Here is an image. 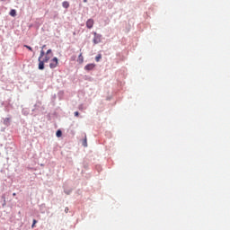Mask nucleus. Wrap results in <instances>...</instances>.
<instances>
[{"mask_svg": "<svg viewBox=\"0 0 230 230\" xmlns=\"http://www.w3.org/2000/svg\"><path fill=\"white\" fill-rule=\"evenodd\" d=\"M58 66V58H53V59L50 60L49 62V67L50 69H56Z\"/></svg>", "mask_w": 230, "mask_h": 230, "instance_id": "1", "label": "nucleus"}, {"mask_svg": "<svg viewBox=\"0 0 230 230\" xmlns=\"http://www.w3.org/2000/svg\"><path fill=\"white\" fill-rule=\"evenodd\" d=\"M101 41H102L101 34H97V32H94L93 43L99 44V42H101Z\"/></svg>", "mask_w": 230, "mask_h": 230, "instance_id": "2", "label": "nucleus"}, {"mask_svg": "<svg viewBox=\"0 0 230 230\" xmlns=\"http://www.w3.org/2000/svg\"><path fill=\"white\" fill-rule=\"evenodd\" d=\"M93 24H94V20H93L92 18L87 20V22H86L87 28H89V29L93 28Z\"/></svg>", "mask_w": 230, "mask_h": 230, "instance_id": "3", "label": "nucleus"}, {"mask_svg": "<svg viewBox=\"0 0 230 230\" xmlns=\"http://www.w3.org/2000/svg\"><path fill=\"white\" fill-rule=\"evenodd\" d=\"M44 59L43 60H41V58L40 57H39V69L40 70H43L44 69Z\"/></svg>", "mask_w": 230, "mask_h": 230, "instance_id": "4", "label": "nucleus"}, {"mask_svg": "<svg viewBox=\"0 0 230 230\" xmlns=\"http://www.w3.org/2000/svg\"><path fill=\"white\" fill-rule=\"evenodd\" d=\"M95 68V64H87L85 66H84V70H93Z\"/></svg>", "mask_w": 230, "mask_h": 230, "instance_id": "5", "label": "nucleus"}, {"mask_svg": "<svg viewBox=\"0 0 230 230\" xmlns=\"http://www.w3.org/2000/svg\"><path fill=\"white\" fill-rule=\"evenodd\" d=\"M84 60V58L83 54H79L78 59H77V61L79 62V64H83Z\"/></svg>", "mask_w": 230, "mask_h": 230, "instance_id": "6", "label": "nucleus"}, {"mask_svg": "<svg viewBox=\"0 0 230 230\" xmlns=\"http://www.w3.org/2000/svg\"><path fill=\"white\" fill-rule=\"evenodd\" d=\"M83 146H84V147H87V146H88L86 136H84V140H83Z\"/></svg>", "mask_w": 230, "mask_h": 230, "instance_id": "7", "label": "nucleus"}, {"mask_svg": "<svg viewBox=\"0 0 230 230\" xmlns=\"http://www.w3.org/2000/svg\"><path fill=\"white\" fill-rule=\"evenodd\" d=\"M62 5L64 6V8H68V6H70V4L69 2L65 1L63 2Z\"/></svg>", "mask_w": 230, "mask_h": 230, "instance_id": "8", "label": "nucleus"}, {"mask_svg": "<svg viewBox=\"0 0 230 230\" xmlns=\"http://www.w3.org/2000/svg\"><path fill=\"white\" fill-rule=\"evenodd\" d=\"M62 137V130L61 129H58L57 130V137Z\"/></svg>", "mask_w": 230, "mask_h": 230, "instance_id": "9", "label": "nucleus"}, {"mask_svg": "<svg viewBox=\"0 0 230 230\" xmlns=\"http://www.w3.org/2000/svg\"><path fill=\"white\" fill-rule=\"evenodd\" d=\"M16 13H17V12H16V10H14V9H13V10L10 11V15H11V16H15Z\"/></svg>", "mask_w": 230, "mask_h": 230, "instance_id": "10", "label": "nucleus"}, {"mask_svg": "<svg viewBox=\"0 0 230 230\" xmlns=\"http://www.w3.org/2000/svg\"><path fill=\"white\" fill-rule=\"evenodd\" d=\"M47 54L49 56L50 59H51V58H52V56H53V54H52V49H48V50H47Z\"/></svg>", "mask_w": 230, "mask_h": 230, "instance_id": "11", "label": "nucleus"}, {"mask_svg": "<svg viewBox=\"0 0 230 230\" xmlns=\"http://www.w3.org/2000/svg\"><path fill=\"white\" fill-rule=\"evenodd\" d=\"M49 60H50V56L47 54V56H45V58H44V62H49Z\"/></svg>", "mask_w": 230, "mask_h": 230, "instance_id": "12", "label": "nucleus"}, {"mask_svg": "<svg viewBox=\"0 0 230 230\" xmlns=\"http://www.w3.org/2000/svg\"><path fill=\"white\" fill-rule=\"evenodd\" d=\"M101 59H102V54H98V56H96L95 58L96 62H99V60Z\"/></svg>", "mask_w": 230, "mask_h": 230, "instance_id": "13", "label": "nucleus"}, {"mask_svg": "<svg viewBox=\"0 0 230 230\" xmlns=\"http://www.w3.org/2000/svg\"><path fill=\"white\" fill-rule=\"evenodd\" d=\"M44 54H45V52H44V50H43V48H42V49H41V51H40V58L42 59V58L44 57Z\"/></svg>", "mask_w": 230, "mask_h": 230, "instance_id": "14", "label": "nucleus"}, {"mask_svg": "<svg viewBox=\"0 0 230 230\" xmlns=\"http://www.w3.org/2000/svg\"><path fill=\"white\" fill-rule=\"evenodd\" d=\"M24 47L27 48L29 51H33L32 48L31 46H28L27 44H25Z\"/></svg>", "mask_w": 230, "mask_h": 230, "instance_id": "15", "label": "nucleus"}, {"mask_svg": "<svg viewBox=\"0 0 230 230\" xmlns=\"http://www.w3.org/2000/svg\"><path fill=\"white\" fill-rule=\"evenodd\" d=\"M36 224H37V220H36V218H34L33 219V224H32L31 227L34 228Z\"/></svg>", "mask_w": 230, "mask_h": 230, "instance_id": "16", "label": "nucleus"}, {"mask_svg": "<svg viewBox=\"0 0 230 230\" xmlns=\"http://www.w3.org/2000/svg\"><path fill=\"white\" fill-rule=\"evenodd\" d=\"M65 212L67 214V212H69V208H66Z\"/></svg>", "mask_w": 230, "mask_h": 230, "instance_id": "17", "label": "nucleus"}, {"mask_svg": "<svg viewBox=\"0 0 230 230\" xmlns=\"http://www.w3.org/2000/svg\"><path fill=\"white\" fill-rule=\"evenodd\" d=\"M75 116H79V112H78V111H75Z\"/></svg>", "mask_w": 230, "mask_h": 230, "instance_id": "18", "label": "nucleus"}, {"mask_svg": "<svg viewBox=\"0 0 230 230\" xmlns=\"http://www.w3.org/2000/svg\"><path fill=\"white\" fill-rule=\"evenodd\" d=\"M5 204H6V201L4 200V204H3V206L4 207V206H5Z\"/></svg>", "mask_w": 230, "mask_h": 230, "instance_id": "19", "label": "nucleus"}, {"mask_svg": "<svg viewBox=\"0 0 230 230\" xmlns=\"http://www.w3.org/2000/svg\"><path fill=\"white\" fill-rule=\"evenodd\" d=\"M42 48H43V50H44V48H46V45H43Z\"/></svg>", "mask_w": 230, "mask_h": 230, "instance_id": "20", "label": "nucleus"}, {"mask_svg": "<svg viewBox=\"0 0 230 230\" xmlns=\"http://www.w3.org/2000/svg\"><path fill=\"white\" fill-rule=\"evenodd\" d=\"M13 196H16V193L15 192H13Z\"/></svg>", "mask_w": 230, "mask_h": 230, "instance_id": "21", "label": "nucleus"}, {"mask_svg": "<svg viewBox=\"0 0 230 230\" xmlns=\"http://www.w3.org/2000/svg\"><path fill=\"white\" fill-rule=\"evenodd\" d=\"M84 3H86V2H87V0H84Z\"/></svg>", "mask_w": 230, "mask_h": 230, "instance_id": "22", "label": "nucleus"}, {"mask_svg": "<svg viewBox=\"0 0 230 230\" xmlns=\"http://www.w3.org/2000/svg\"><path fill=\"white\" fill-rule=\"evenodd\" d=\"M5 0H1V2H4Z\"/></svg>", "mask_w": 230, "mask_h": 230, "instance_id": "23", "label": "nucleus"}]
</instances>
